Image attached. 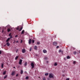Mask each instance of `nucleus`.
<instances>
[{"mask_svg": "<svg viewBox=\"0 0 80 80\" xmlns=\"http://www.w3.org/2000/svg\"><path fill=\"white\" fill-rule=\"evenodd\" d=\"M22 42H23V41H22V40H21V42H20V43H22Z\"/></svg>", "mask_w": 80, "mask_h": 80, "instance_id": "ea45409f", "label": "nucleus"}, {"mask_svg": "<svg viewBox=\"0 0 80 80\" xmlns=\"http://www.w3.org/2000/svg\"><path fill=\"white\" fill-rule=\"evenodd\" d=\"M25 49H22V53H25Z\"/></svg>", "mask_w": 80, "mask_h": 80, "instance_id": "6e6552de", "label": "nucleus"}, {"mask_svg": "<svg viewBox=\"0 0 80 80\" xmlns=\"http://www.w3.org/2000/svg\"><path fill=\"white\" fill-rule=\"evenodd\" d=\"M45 76H48V73H46L45 74Z\"/></svg>", "mask_w": 80, "mask_h": 80, "instance_id": "a211bd4d", "label": "nucleus"}, {"mask_svg": "<svg viewBox=\"0 0 80 80\" xmlns=\"http://www.w3.org/2000/svg\"><path fill=\"white\" fill-rule=\"evenodd\" d=\"M18 57H19L18 56H17L15 58V60H17L18 58Z\"/></svg>", "mask_w": 80, "mask_h": 80, "instance_id": "412c9836", "label": "nucleus"}, {"mask_svg": "<svg viewBox=\"0 0 80 80\" xmlns=\"http://www.w3.org/2000/svg\"><path fill=\"white\" fill-rule=\"evenodd\" d=\"M3 63H2L1 64V68H3Z\"/></svg>", "mask_w": 80, "mask_h": 80, "instance_id": "4468645a", "label": "nucleus"}, {"mask_svg": "<svg viewBox=\"0 0 80 80\" xmlns=\"http://www.w3.org/2000/svg\"><path fill=\"white\" fill-rule=\"evenodd\" d=\"M10 38H8V39L6 40V42H8L9 41V40H10Z\"/></svg>", "mask_w": 80, "mask_h": 80, "instance_id": "f8f14e48", "label": "nucleus"}, {"mask_svg": "<svg viewBox=\"0 0 80 80\" xmlns=\"http://www.w3.org/2000/svg\"><path fill=\"white\" fill-rule=\"evenodd\" d=\"M29 44H31L32 43V39H29L28 41Z\"/></svg>", "mask_w": 80, "mask_h": 80, "instance_id": "423d86ee", "label": "nucleus"}, {"mask_svg": "<svg viewBox=\"0 0 80 80\" xmlns=\"http://www.w3.org/2000/svg\"><path fill=\"white\" fill-rule=\"evenodd\" d=\"M16 29L17 30H19V28H18V27Z\"/></svg>", "mask_w": 80, "mask_h": 80, "instance_id": "c756f323", "label": "nucleus"}, {"mask_svg": "<svg viewBox=\"0 0 80 80\" xmlns=\"http://www.w3.org/2000/svg\"><path fill=\"white\" fill-rule=\"evenodd\" d=\"M18 74H17L16 75V77H17V76H18Z\"/></svg>", "mask_w": 80, "mask_h": 80, "instance_id": "79ce46f5", "label": "nucleus"}, {"mask_svg": "<svg viewBox=\"0 0 80 80\" xmlns=\"http://www.w3.org/2000/svg\"><path fill=\"white\" fill-rule=\"evenodd\" d=\"M57 48H59V46H58L56 47Z\"/></svg>", "mask_w": 80, "mask_h": 80, "instance_id": "e433bc0d", "label": "nucleus"}, {"mask_svg": "<svg viewBox=\"0 0 80 80\" xmlns=\"http://www.w3.org/2000/svg\"><path fill=\"white\" fill-rule=\"evenodd\" d=\"M29 78L27 76V77H26L25 79H26V80H28V79Z\"/></svg>", "mask_w": 80, "mask_h": 80, "instance_id": "5701e85b", "label": "nucleus"}, {"mask_svg": "<svg viewBox=\"0 0 80 80\" xmlns=\"http://www.w3.org/2000/svg\"><path fill=\"white\" fill-rule=\"evenodd\" d=\"M73 64H75V63H76V61H74L73 62Z\"/></svg>", "mask_w": 80, "mask_h": 80, "instance_id": "473e14b6", "label": "nucleus"}, {"mask_svg": "<svg viewBox=\"0 0 80 80\" xmlns=\"http://www.w3.org/2000/svg\"><path fill=\"white\" fill-rule=\"evenodd\" d=\"M54 66H57V63L55 62L54 63Z\"/></svg>", "mask_w": 80, "mask_h": 80, "instance_id": "4be33fe9", "label": "nucleus"}, {"mask_svg": "<svg viewBox=\"0 0 80 80\" xmlns=\"http://www.w3.org/2000/svg\"><path fill=\"white\" fill-rule=\"evenodd\" d=\"M21 74H22L23 73V70H21L20 72Z\"/></svg>", "mask_w": 80, "mask_h": 80, "instance_id": "393cba45", "label": "nucleus"}, {"mask_svg": "<svg viewBox=\"0 0 80 80\" xmlns=\"http://www.w3.org/2000/svg\"><path fill=\"white\" fill-rule=\"evenodd\" d=\"M12 35V33H10L9 34V37H10V38H9L10 39H11V38H12L13 37H12V35Z\"/></svg>", "mask_w": 80, "mask_h": 80, "instance_id": "f03ea898", "label": "nucleus"}, {"mask_svg": "<svg viewBox=\"0 0 80 80\" xmlns=\"http://www.w3.org/2000/svg\"><path fill=\"white\" fill-rule=\"evenodd\" d=\"M32 47H31L30 48V49H29V51H30V52H31V51H32Z\"/></svg>", "mask_w": 80, "mask_h": 80, "instance_id": "a878e982", "label": "nucleus"}, {"mask_svg": "<svg viewBox=\"0 0 80 80\" xmlns=\"http://www.w3.org/2000/svg\"><path fill=\"white\" fill-rule=\"evenodd\" d=\"M70 79L69 78H68L66 79V80H69Z\"/></svg>", "mask_w": 80, "mask_h": 80, "instance_id": "4c0bfd02", "label": "nucleus"}, {"mask_svg": "<svg viewBox=\"0 0 80 80\" xmlns=\"http://www.w3.org/2000/svg\"><path fill=\"white\" fill-rule=\"evenodd\" d=\"M22 28H22V27L21 28H20V29L19 30V32L21 31L22 30Z\"/></svg>", "mask_w": 80, "mask_h": 80, "instance_id": "dca6fc26", "label": "nucleus"}, {"mask_svg": "<svg viewBox=\"0 0 80 80\" xmlns=\"http://www.w3.org/2000/svg\"><path fill=\"white\" fill-rule=\"evenodd\" d=\"M31 65L32 67V68H34V63L33 62H32L31 63Z\"/></svg>", "mask_w": 80, "mask_h": 80, "instance_id": "7ed1b4c3", "label": "nucleus"}, {"mask_svg": "<svg viewBox=\"0 0 80 80\" xmlns=\"http://www.w3.org/2000/svg\"><path fill=\"white\" fill-rule=\"evenodd\" d=\"M46 79L45 78V77H43V80H46Z\"/></svg>", "mask_w": 80, "mask_h": 80, "instance_id": "cd10ccee", "label": "nucleus"}, {"mask_svg": "<svg viewBox=\"0 0 80 80\" xmlns=\"http://www.w3.org/2000/svg\"><path fill=\"white\" fill-rule=\"evenodd\" d=\"M49 77L50 78H53V74L50 73Z\"/></svg>", "mask_w": 80, "mask_h": 80, "instance_id": "f257e3e1", "label": "nucleus"}, {"mask_svg": "<svg viewBox=\"0 0 80 80\" xmlns=\"http://www.w3.org/2000/svg\"><path fill=\"white\" fill-rule=\"evenodd\" d=\"M24 32H25V30H23L21 32V34H23V33H24Z\"/></svg>", "mask_w": 80, "mask_h": 80, "instance_id": "9d476101", "label": "nucleus"}, {"mask_svg": "<svg viewBox=\"0 0 80 80\" xmlns=\"http://www.w3.org/2000/svg\"><path fill=\"white\" fill-rule=\"evenodd\" d=\"M18 49H17L16 51V53H17V52H18Z\"/></svg>", "mask_w": 80, "mask_h": 80, "instance_id": "f704fd0d", "label": "nucleus"}, {"mask_svg": "<svg viewBox=\"0 0 80 80\" xmlns=\"http://www.w3.org/2000/svg\"><path fill=\"white\" fill-rule=\"evenodd\" d=\"M7 31L8 32H10V31H11V29L10 28H8L7 29Z\"/></svg>", "mask_w": 80, "mask_h": 80, "instance_id": "2eb2a0df", "label": "nucleus"}, {"mask_svg": "<svg viewBox=\"0 0 80 80\" xmlns=\"http://www.w3.org/2000/svg\"><path fill=\"white\" fill-rule=\"evenodd\" d=\"M37 44H38V45H40V42H37Z\"/></svg>", "mask_w": 80, "mask_h": 80, "instance_id": "72a5a7b5", "label": "nucleus"}, {"mask_svg": "<svg viewBox=\"0 0 80 80\" xmlns=\"http://www.w3.org/2000/svg\"><path fill=\"white\" fill-rule=\"evenodd\" d=\"M47 58H48L47 57H46L44 58V59H45V60H47Z\"/></svg>", "mask_w": 80, "mask_h": 80, "instance_id": "7c9ffc66", "label": "nucleus"}, {"mask_svg": "<svg viewBox=\"0 0 80 80\" xmlns=\"http://www.w3.org/2000/svg\"><path fill=\"white\" fill-rule=\"evenodd\" d=\"M48 80H50L49 79V78H48Z\"/></svg>", "mask_w": 80, "mask_h": 80, "instance_id": "a18cd8bd", "label": "nucleus"}, {"mask_svg": "<svg viewBox=\"0 0 80 80\" xmlns=\"http://www.w3.org/2000/svg\"><path fill=\"white\" fill-rule=\"evenodd\" d=\"M7 75H6V76L5 77H4V78L5 79L6 78H7Z\"/></svg>", "mask_w": 80, "mask_h": 80, "instance_id": "2f4dec72", "label": "nucleus"}, {"mask_svg": "<svg viewBox=\"0 0 80 80\" xmlns=\"http://www.w3.org/2000/svg\"><path fill=\"white\" fill-rule=\"evenodd\" d=\"M73 54H74V55H76V54H77V52L75 51V52H73Z\"/></svg>", "mask_w": 80, "mask_h": 80, "instance_id": "aec40b11", "label": "nucleus"}, {"mask_svg": "<svg viewBox=\"0 0 80 80\" xmlns=\"http://www.w3.org/2000/svg\"><path fill=\"white\" fill-rule=\"evenodd\" d=\"M22 60L20 59L19 60V64L20 65H21L22 64Z\"/></svg>", "mask_w": 80, "mask_h": 80, "instance_id": "39448f33", "label": "nucleus"}, {"mask_svg": "<svg viewBox=\"0 0 80 80\" xmlns=\"http://www.w3.org/2000/svg\"><path fill=\"white\" fill-rule=\"evenodd\" d=\"M6 72H7V71H4L3 72V75H5V74L6 73Z\"/></svg>", "mask_w": 80, "mask_h": 80, "instance_id": "6ab92c4d", "label": "nucleus"}, {"mask_svg": "<svg viewBox=\"0 0 80 80\" xmlns=\"http://www.w3.org/2000/svg\"><path fill=\"white\" fill-rule=\"evenodd\" d=\"M7 45L8 47H9V46H10V44L9 43V42H8L6 44Z\"/></svg>", "mask_w": 80, "mask_h": 80, "instance_id": "9b49d317", "label": "nucleus"}, {"mask_svg": "<svg viewBox=\"0 0 80 80\" xmlns=\"http://www.w3.org/2000/svg\"><path fill=\"white\" fill-rule=\"evenodd\" d=\"M13 68H15V67H13Z\"/></svg>", "mask_w": 80, "mask_h": 80, "instance_id": "c03bdc74", "label": "nucleus"}, {"mask_svg": "<svg viewBox=\"0 0 80 80\" xmlns=\"http://www.w3.org/2000/svg\"><path fill=\"white\" fill-rule=\"evenodd\" d=\"M2 54V51H0V55H1Z\"/></svg>", "mask_w": 80, "mask_h": 80, "instance_id": "58836bf2", "label": "nucleus"}, {"mask_svg": "<svg viewBox=\"0 0 80 80\" xmlns=\"http://www.w3.org/2000/svg\"><path fill=\"white\" fill-rule=\"evenodd\" d=\"M18 37V35H16L15 36V38H17V37Z\"/></svg>", "mask_w": 80, "mask_h": 80, "instance_id": "c9c22d12", "label": "nucleus"}, {"mask_svg": "<svg viewBox=\"0 0 80 80\" xmlns=\"http://www.w3.org/2000/svg\"><path fill=\"white\" fill-rule=\"evenodd\" d=\"M34 49H35V50H37V46H35Z\"/></svg>", "mask_w": 80, "mask_h": 80, "instance_id": "ddd939ff", "label": "nucleus"}, {"mask_svg": "<svg viewBox=\"0 0 80 80\" xmlns=\"http://www.w3.org/2000/svg\"><path fill=\"white\" fill-rule=\"evenodd\" d=\"M2 32H3V31H2Z\"/></svg>", "mask_w": 80, "mask_h": 80, "instance_id": "49530a36", "label": "nucleus"}, {"mask_svg": "<svg viewBox=\"0 0 80 80\" xmlns=\"http://www.w3.org/2000/svg\"><path fill=\"white\" fill-rule=\"evenodd\" d=\"M61 52H62V50L60 49L59 51V53H61Z\"/></svg>", "mask_w": 80, "mask_h": 80, "instance_id": "c85d7f7f", "label": "nucleus"}, {"mask_svg": "<svg viewBox=\"0 0 80 80\" xmlns=\"http://www.w3.org/2000/svg\"><path fill=\"white\" fill-rule=\"evenodd\" d=\"M70 58V57L69 56H68L67 57V59H69V58Z\"/></svg>", "mask_w": 80, "mask_h": 80, "instance_id": "f3484780", "label": "nucleus"}, {"mask_svg": "<svg viewBox=\"0 0 80 80\" xmlns=\"http://www.w3.org/2000/svg\"><path fill=\"white\" fill-rule=\"evenodd\" d=\"M32 43H34L35 42V40H32Z\"/></svg>", "mask_w": 80, "mask_h": 80, "instance_id": "bb28decb", "label": "nucleus"}, {"mask_svg": "<svg viewBox=\"0 0 80 80\" xmlns=\"http://www.w3.org/2000/svg\"><path fill=\"white\" fill-rule=\"evenodd\" d=\"M43 53H47V50L45 49H44L43 50Z\"/></svg>", "mask_w": 80, "mask_h": 80, "instance_id": "0eeeda50", "label": "nucleus"}, {"mask_svg": "<svg viewBox=\"0 0 80 80\" xmlns=\"http://www.w3.org/2000/svg\"><path fill=\"white\" fill-rule=\"evenodd\" d=\"M53 45L54 46H56V45H57V42H53Z\"/></svg>", "mask_w": 80, "mask_h": 80, "instance_id": "20e7f679", "label": "nucleus"}, {"mask_svg": "<svg viewBox=\"0 0 80 80\" xmlns=\"http://www.w3.org/2000/svg\"><path fill=\"white\" fill-rule=\"evenodd\" d=\"M14 74H15L14 72H12L11 73V75H12V76H13V75H14Z\"/></svg>", "mask_w": 80, "mask_h": 80, "instance_id": "1a4fd4ad", "label": "nucleus"}, {"mask_svg": "<svg viewBox=\"0 0 80 80\" xmlns=\"http://www.w3.org/2000/svg\"><path fill=\"white\" fill-rule=\"evenodd\" d=\"M27 65V62H25L24 64V66H26Z\"/></svg>", "mask_w": 80, "mask_h": 80, "instance_id": "b1692460", "label": "nucleus"}, {"mask_svg": "<svg viewBox=\"0 0 80 80\" xmlns=\"http://www.w3.org/2000/svg\"><path fill=\"white\" fill-rule=\"evenodd\" d=\"M18 41H16V43H18Z\"/></svg>", "mask_w": 80, "mask_h": 80, "instance_id": "a19ab883", "label": "nucleus"}, {"mask_svg": "<svg viewBox=\"0 0 80 80\" xmlns=\"http://www.w3.org/2000/svg\"><path fill=\"white\" fill-rule=\"evenodd\" d=\"M74 48V49H73L74 50H75V48Z\"/></svg>", "mask_w": 80, "mask_h": 80, "instance_id": "37998d69", "label": "nucleus"}]
</instances>
